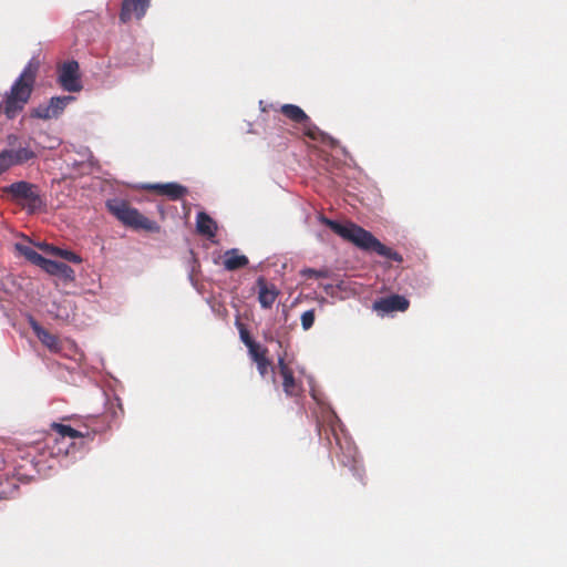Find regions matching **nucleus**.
I'll return each mask as SVG.
<instances>
[{
  "mask_svg": "<svg viewBox=\"0 0 567 567\" xmlns=\"http://www.w3.org/2000/svg\"><path fill=\"white\" fill-rule=\"evenodd\" d=\"M306 128V132H307V135L310 136L311 138H316V134H321L322 136H327L324 133H321L319 131V128L313 124V126L309 125V124H302Z\"/></svg>",
  "mask_w": 567,
  "mask_h": 567,
  "instance_id": "nucleus-30",
  "label": "nucleus"
},
{
  "mask_svg": "<svg viewBox=\"0 0 567 567\" xmlns=\"http://www.w3.org/2000/svg\"><path fill=\"white\" fill-rule=\"evenodd\" d=\"M54 427L59 437L50 449L51 455L58 458L61 466L68 467L85 455L87 449L84 436L70 425L54 424Z\"/></svg>",
  "mask_w": 567,
  "mask_h": 567,
  "instance_id": "nucleus-2",
  "label": "nucleus"
},
{
  "mask_svg": "<svg viewBox=\"0 0 567 567\" xmlns=\"http://www.w3.org/2000/svg\"><path fill=\"white\" fill-rule=\"evenodd\" d=\"M30 327L37 338L42 342L43 346H45L51 351H59L60 350V342L58 338L50 333L48 330H45L34 318L29 319Z\"/></svg>",
  "mask_w": 567,
  "mask_h": 567,
  "instance_id": "nucleus-12",
  "label": "nucleus"
},
{
  "mask_svg": "<svg viewBox=\"0 0 567 567\" xmlns=\"http://www.w3.org/2000/svg\"><path fill=\"white\" fill-rule=\"evenodd\" d=\"M248 264V258L245 255H238V250L233 248L225 252L224 267L226 270H236L245 267Z\"/></svg>",
  "mask_w": 567,
  "mask_h": 567,
  "instance_id": "nucleus-17",
  "label": "nucleus"
},
{
  "mask_svg": "<svg viewBox=\"0 0 567 567\" xmlns=\"http://www.w3.org/2000/svg\"><path fill=\"white\" fill-rule=\"evenodd\" d=\"M31 116L34 117V118H40V120H51V118H53V116H52V114L50 112L48 103L47 104H40L37 107L32 109Z\"/></svg>",
  "mask_w": 567,
  "mask_h": 567,
  "instance_id": "nucleus-22",
  "label": "nucleus"
},
{
  "mask_svg": "<svg viewBox=\"0 0 567 567\" xmlns=\"http://www.w3.org/2000/svg\"><path fill=\"white\" fill-rule=\"evenodd\" d=\"M18 484L16 480L0 475V499H9L16 495Z\"/></svg>",
  "mask_w": 567,
  "mask_h": 567,
  "instance_id": "nucleus-21",
  "label": "nucleus"
},
{
  "mask_svg": "<svg viewBox=\"0 0 567 567\" xmlns=\"http://www.w3.org/2000/svg\"><path fill=\"white\" fill-rule=\"evenodd\" d=\"M48 312L55 319L69 322L73 318V309L70 301L64 300L63 302H52Z\"/></svg>",
  "mask_w": 567,
  "mask_h": 567,
  "instance_id": "nucleus-16",
  "label": "nucleus"
},
{
  "mask_svg": "<svg viewBox=\"0 0 567 567\" xmlns=\"http://www.w3.org/2000/svg\"><path fill=\"white\" fill-rule=\"evenodd\" d=\"M2 193L10 200L25 208L28 213H34L43 206L39 187L25 181L14 182L4 186Z\"/></svg>",
  "mask_w": 567,
  "mask_h": 567,
  "instance_id": "nucleus-4",
  "label": "nucleus"
},
{
  "mask_svg": "<svg viewBox=\"0 0 567 567\" xmlns=\"http://www.w3.org/2000/svg\"><path fill=\"white\" fill-rule=\"evenodd\" d=\"M409 308V300L404 296L391 295L375 300L373 309L379 313L388 315L393 311H405Z\"/></svg>",
  "mask_w": 567,
  "mask_h": 567,
  "instance_id": "nucleus-9",
  "label": "nucleus"
},
{
  "mask_svg": "<svg viewBox=\"0 0 567 567\" xmlns=\"http://www.w3.org/2000/svg\"><path fill=\"white\" fill-rule=\"evenodd\" d=\"M300 275L302 277H307V278H324V277H327V271L313 269V268H303L300 271Z\"/></svg>",
  "mask_w": 567,
  "mask_h": 567,
  "instance_id": "nucleus-26",
  "label": "nucleus"
},
{
  "mask_svg": "<svg viewBox=\"0 0 567 567\" xmlns=\"http://www.w3.org/2000/svg\"><path fill=\"white\" fill-rule=\"evenodd\" d=\"M255 362L257 364V369L260 375L265 377L270 365V362L267 359L266 354H261L259 358H257V360H255Z\"/></svg>",
  "mask_w": 567,
  "mask_h": 567,
  "instance_id": "nucleus-27",
  "label": "nucleus"
},
{
  "mask_svg": "<svg viewBox=\"0 0 567 567\" xmlns=\"http://www.w3.org/2000/svg\"><path fill=\"white\" fill-rule=\"evenodd\" d=\"M248 351L254 361L265 353V350H261L257 343L251 344V348H248Z\"/></svg>",
  "mask_w": 567,
  "mask_h": 567,
  "instance_id": "nucleus-29",
  "label": "nucleus"
},
{
  "mask_svg": "<svg viewBox=\"0 0 567 567\" xmlns=\"http://www.w3.org/2000/svg\"><path fill=\"white\" fill-rule=\"evenodd\" d=\"M278 364L280 368V373L282 375V388L287 395H293L296 393V381L292 372L288 369L285 363V360L280 357L278 360Z\"/></svg>",
  "mask_w": 567,
  "mask_h": 567,
  "instance_id": "nucleus-18",
  "label": "nucleus"
},
{
  "mask_svg": "<svg viewBox=\"0 0 567 567\" xmlns=\"http://www.w3.org/2000/svg\"><path fill=\"white\" fill-rule=\"evenodd\" d=\"M236 324L239 328L240 340L247 348H251V344H254L256 342L251 339L249 332L246 330V328L239 321H236Z\"/></svg>",
  "mask_w": 567,
  "mask_h": 567,
  "instance_id": "nucleus-25",
  "label": "nucleus"
},
{
  "mask_svg": "<svg viewBox=\"0 0 567 567\" xmlns=\"http://www.w3.org/2000/svg\"><path fill=\"white\" fill-rule=\"evenodd\" d=\"M315 322V310L309 309L301 315V327L303 330H309Z\"/></svg>",
  "mask_w": 567,
  "mask_h": 567,
  "instance_id": "nucleus-24",
  "label": "nucleus"
},
{
  "mask_svg": "<svg viewBox=\"0 0 567 567\" xmlns=\"http://www.w3.org/2000/svg\"><path fill=\"white\" fill-rule=\"evenodd\" d=\"M256 285L258 287V301L261 308H270L275 303L279 295V290L275 285H268L264 277H258Z\"/></svg>",
  "mask_w": 567,
  "mask_h": 567,
  "instance_id": "nucleus-10",
  "label": "nucleus"
},
{
  "mask_svg": "<svg viewBox=\"0 0 567 567\" xmlns=\"http://www.w3.org/2000/svg\"><path fill=\"white\" fill-rule=\"evenodd\" d=\"M196 228L199 234L213 238L216 235L217 224L208 214L199 212L196 216Z\"/></svg>",
  "mask_w": 567,
  "mask_h": 567,
  "instance_id": "nucleus-14",
  "label": "nucleus"
},
{
  "mask_svg": "<svg viewBox=\"0 0 567 567\" xmlns=\"http://www.w3.org/2000/svg\"><path fill=\"white\" fill-rule=\"evenodd\" d=\"M17 248L30 262L39 266L41 269H44L49 260L48 258L43 257L41 254L29 246L17 245Z\"/></svg>",
  "mask_w": 567,
  "mask_h": 567,
  "instance_id": "nucleus-20",
  "label": "nucleus"
},
{
  "mask_svg": "<svg viewBox=\"0 0 567 567\" xmlns=\"http://www.w3.org/2000/svg\"><path fill=\"white\" fill-rule=\"evenodd\" d=\"M109 210L124 225L136 229L153 230L155 224L142 215L136 208L128 206L124 200H107Z\"/></svg>",
  "mask_w": 567,
  "mask_h": 567,
  "instance_id": "nucleus-5",
  "label": "nucleus"
},
{
  "mask_svg": "<svg viewBox=\"0 0 567 567\" xmlns=\"http://www.w3.org/2000/svg\"><path fill=\"white\" fill-rule=\"evenodd\" d=\"M145 188L152 189V190H157L161 194L167 196L172 200H178L188 193L187 187H185L178 183H175V182L164 183V184H162V183L147 184V185H145Z\"/></svg>",
  "mask_w": 567,
  "mask_h": 567,
  "instance_id": "nucleus-11",
  "label": "nucleus"
},
{
  "mask_svg": "<svg viewBox=\"0 0 567 567\" xmlns=\"http://www.w3.org/2000/svg\"><path fill=\"white\" fill-rule=\"evenodd\" d=\"M43 270L47 274L56 276L63 280H74V270L64 262L49 259Z\"/></svg>",
  "mask_w": 567,
  "mask_h": 567,
  "instance_id": "nucleus-13",
  "label": "nucleus"
},
{
  "mask_svg": "<svg viewBox=\"0 0 567 567\" xmlns=\"http://www.w3.org/2000/svg\"><path fill=\"white\" fill-rule=\"evenodd\" d=\"M35 157L37 153L30 146L0 151V176L11 167L22 165Z\"/></svg>",
  "mask_w": 567,
  "mask_h": 567,
  "instance_id": "nucleus-7",
  "label": "nucleus"
},
{
  "mask_svg": "<svg viewBox=\"0 0 567 567\" xmlns=\"http://www.w3.org/2000/svg\"><path fill=\"white\" fill-rule=\"evenodd\" d=\"M58 83L70 93H78L83 89L78 61H66L59 68Z\"/></svg>",
  "mask_w": 567,
  "mask_h": 567,
  "instance_id": "nucleus-6",
  "label": "nucleus"
},
{
  "mask_svg": "<svg viewBox=\"0 0 567 567\" xmlns=\"http://www.w3.org/2000/svg\"><path fill=\"white\" fill-rule=\"evenodd\" d=\"M328 138L330 140V142H331L332 144H334V142H336V141L333 140V137H328Z\"/></svg>",
  "mask_w": 567,
  "mask_h": 567,
  "instance_id": "nucleus-32",
  "label": "nucleus"
},
{
  "mask_svg": "<svg viewBox=\"0 0 567 567\" xmlns=\"http://www.w3.org/2000/svg\"><path fill=\"white\" fill-rule=\"evenodd\" d=\"M152 0H122L120 21L127 23L132 19L141 20L147 12Z\"/></svg>",
  "mask_w": 567,
  "mask_h": 567,
  "instance_id": "nucleus-8",
  "label": "nucleus"
},
{
  "mask_svg": "<svg viewBox=\"0 0 567 567\" xmlns=\"http://www.w3.org/2000/svg\"><path fill=\"white\" fill-rule=\"evenodd\" d=\"M318 221L328 226L334 234L340 236L343 240L353 244L355 247L363 251H373L386 259L398 262L402 261V256L398 251L386 247L371 231L364 229L363 227L352 221L341 224L321 214L318 216Z\"/></svg>",
  "mask_w": 567,
  "mask_h": 567,
  "instance_id": "nucleus-1",
  "label": "nucleus"
},
{
  "mask_svg": "<svg viewBox=\"0 0 567 567\" xmlns=\"http://www.w3.org/2000/svg\"><path fill=\"white\" fill-rule=\"evenodd\" d=\"M21 138L16 134H9L7 136V144L9 146L8 150H18L19 146H24L21 141Z\"/></svg>",
  "mask_w": 567,
  "mask_h": 567,
  "instance_id": "nucleus-28",
  "label": "nucleus"
},
{
  "mask_svg": "<svg viewBox=\"0 0 567 567\" xmlns=\"http://www.w3.org/2000/svg\"><path fill=\"white\" fill-rule=\"evenodd\" d=\"M52 252H54L58 256H61L62 258H64L68 261L74 262V264H80L82 261V258L71 250L52 248Z\"/></svg>",
  "mask_w": 567,
  "mask_h": 567,
  "instance_id": "nucleus-23",
  "label": "nucleus"
},
{
  "mask_svg": "<svg viewBox=\"0 0 567 567\" xmlns=\"http://www.w3.org/2000/svg\"><path fill=\"white\" fill-rule=\"evenodd\" d=\"M74 100L75 97L72 95L52 96L48 104L53 118H58L63 113L68 104Z\"/></svg>",
  "mask_w": 567,
  "mask_h": 567,
  "instance_id": "nucleus-19",
  "label": "nucleus"
},
{
  "mask_svg": "<svg viewBox=\"0 0 567 567\" xmlns=\"http://www.w3.org/2000/svg\"><path fill=\"white\" fill-rule=\"evenodd\" d=\"M312 398H313L315 400H318V398H317V395H316V393H315V391H313V390H312Z\"/></svg>",
  "mask_w": 567,
  "mask_h": 567,
  "instance_id": "nucleus-31",
  "label": "nucleus"
},
{
  "mask_svg": "<svg viewBox=\"0 0 567 567\" xmlns=\"http://www.w3.org/2000/svg\"><path fill=\"white\" fill-rule=\"evenodd\" d=\"M330 429L336 440V444L340 450L338 455L339 462L348 467L352 475L359 481L363 480L364 470L361 460L358 456L357 447L354 446L351 437L346 433L339 417L331 412Z\"/></svg>",
  "mask_w": 567,
  "mask_h": 567,
  "instance_id": "nucleus-3",
  "label": "nucleus"
},
{
  "mask_svg": "<svg viewBox=\"0 0 567 567\" xmlns=\"http://www.w3.org/2000/svg\"><path fill=\"white\" fill-rule=\"evenodd\" d=\"M281 112L289 120L298 124H309L313 126L310 117L306 114V112L298 105L295 104H284L281 106Z\"/></svg>",
  "mask_w": 567,
  "mask_h": 567,
  "instance_id": "nucleus-15",
  "label": "nucleus"
}]
</instances>
